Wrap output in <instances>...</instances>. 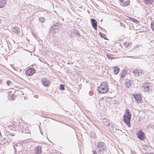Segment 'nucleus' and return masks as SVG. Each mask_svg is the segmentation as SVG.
<instances>
[{
	"label": "nucleus",
	"instance_id": "393cba45",
	"mask_svg": "<svg viewBox=\"0 0 154 154\" xmlns=\"http://www.w3.org/2000/svg\"><path fill=\"white\" fill-rule=\"evenodd\" d=\"M90 137L92 139H94L95 138L96 135L94 132L91 133Z\"/></svg>",
	"mask_w": 154,
	"mask_h": 154
},
{
	"label": "nucleus",
	"instance_id": "473e14b6",
	"mask_svg": "<svg viewBox=\"0 0 154 154\" xmlns=\"http://www.w3.org/2000/svg\"><path fill=\"white\" fill-rule=\"evenodd\" d=\"M153 127H154V125H152L151 126V128H152V127L153 128Z\"/></svg>",
	"mask_w": 154,
	"mask_h": 154
},
{
	"label": "nucleus",
	"instance_id": "1a4fd4ad",
	"mask_svg": "<svg viewBox=\"0 0 154 154\" xmlns=\"http://www.w3.org/2000/svg\"><path fill=\"white\" fill-rule=\"evenodd\" d=\"M42 84L45 87H48L50 85L49 80L47 78H43L41 80Z\"/></svg>",
	"mask_w": 154,
	"mask_h": 154
},
{
	"label": "nucleus",
	"instance_id": "bb28decb",
	"mask_svg": "<svg viewBox=\"0 0 154 154\" xmlns=\"http://www.w3.org/2000/svg\"><path fill=\"white\" fill-rule=\"evenodd\" d=\"M151 28L152 30L154 31V21L151 23Z\"/></svg>",
	"mask_w": 154,
	"mask_h": 154
},
{
	"label": "nucleus",
	"instance_id": "cd10ccee",
	"mask_svg": "<svg viewBox=\"0 0 154 154\" xmlns=\"http://www.w3.org/2000/svg\"><path fill=\"white\" fill-rule=\"evenodd\" d=\"M60 90H64V86L63 85H60Z\"/></svg>",
	"mask_w": 154,
	"mask_h": 154
},
{
	"label": "nucleus",
	"instance_id": "423d86ee",
	"mask_svg": "<svg viewBox=\"0 0 154 154\" xmlns=\"http://www.w3.org/2000/svg\"><path fill=\"white\" fill-rule=\"evenodd\" d=\"M35 72V69L33 67L30 68L28 69L26 71V75L30 76L32 75Z\"/></svg>",
	"mask_w": 154,
	"mask_h": 154
},
{
	"label": "nucleus",
	"instance_id": "7ed1b4c3",
	"mask_svg": "<svg viewBox=\"0 0 154 154\" xmlns=\"http://www.w3.org/2000/svg\"><path fill=\"white\" fill-rule=\"evenodd\" d=\"M152 84L148 82L143 83L142 85L143 90L144 92L149 93L152 91Z\"/></svg>",
	"mask_w": 154,
	"mask_h": 154
},
{
	"label": "nucleus",
	"instance_id": "f704fd0d",
	"mask_svg": "<svg viewBox=\"0 0 154 154\" xmlns=\"http://www.w3.org/2000/svg\"><path fill=\"white\" fill-rule=\"evenodd\" d=\"M32 34H33V36H35L33 34V32H32Z\"/></svg>",
	"mask_w": 154,
	"mask_h": 154
},
{
	"label": "nucleus",
	"instance_id": "72a5a7b5",
	"mask_svg": "<svg viewBox=\"0 0 154 154\" xmlns=\"http://www.w3.org/2000/svg\"><path fill=\"white\" fill-rule=\"evenodd\" d=\"M2 81V80L0 79V83H1Z\"/></svg>",
	"mask_w": 154,
	"mask_h": 154
},
{
	"label": "nucleus",
	"instance_id": "f3484780",
	"mask_svg": "<svg viewBox=\"0 0 154 154\" xmlns=\"http://www.w3.org/2000/svg\"><path fill=\"white\" fill-rule=\"evenodd\" d=\"M11 30L14 33L19 34L20 33V29L19 27H13L12 28Z\"/></svg>",
	"mask_w": 154,
	"mask_h": 154
},
{
	"label": "nucleus",
	"instance_id": "9d476101",
	"mask_svg": "<svg viewBox=\"0 0 154 154\" xmlns=\"http://www.w3.org/2000/svg\"><path fill=\"white\" fill-rule=\"evenodd\" d=\"M133 96L137 103H138L141 102L142 98L140 95L138 94H133Z\"/></svg>",
	"mask_w": 154,
	"mask_h": 154
},
{
	"label": "nucleus",
	"instance_id": "a211bd4d",
	"mask_svg": "<svg viewBox=\"0 0 154 154\" xmlns=\"http://www.w3.org/2000/svg\"><path fill=\"white\" fill-rule=\"evenodd\" d=\"M102 122L106 126H109L110 125L109 120L105 118L103 119Z\"/></svg>",
	"mask_w": 154,
	"mask_h": 154
},
{
	"label": "nucleus",
	"instance_id": "7c9ffc66",
	"mask_svg": "<svg viewBox=\"0 0 154 154\" xmlns=\"http://www.w3.org/2000/svg\"><path fill=\"white\" fill-rule=\"evenodd\" d=\"M92 152H93V154H97L96 152V151L94 150H93Z\"/></svg>",
	"mask_w": 154,
	"mask_h": 154
},
{
	"label": "nucleus",
	"instance_id": "20e7f679",
	"mask_svg": "<svg viewBox=\"0 0 154 154\" xmlns=\"http://www.w3.org/2000/svg\"><path fill=\"white\" fill-rule=\"evenodd\" d=\"M106 148V146L104 143L102 142H100L97 143V148L98 149V152L104 151Z\"/></svg>",
	"mask_w": 154,
	"mask_h": 154
},
{
	"label": "nucleus",
	"instance_id": "f03ea898",
	"mask_svg": "<svg viewBox=\"0 0 154 154\" xmlns=\"http://www.w3.org/2000/svg\"><path fill=\"white\" fill-rule=\"evenodd\" d=\"M68 34L71 37H77L78 39H80L81 37V34L79 31L75 29H72L68 32Z\"/></svg>",
	"mask_w": 154,
	"mask_h": 154
},
{
	"label": "nucleus",
	"instance_id": "2eb2a0df",
	"mask_svg": "<svg viewBox=\"0 0 154 154\" xmlns=\"http://www.w3.org/2000/svg\"><path fill=\"white\" fill-rule=\"evenodd\" d=\"M97 91L100 94H104L106 93L108 91H105V89L101 86L98 87L97 89Z\"/></svg>",
	"mask_w": 154,
	"mask_h": 154
},
{
	"label": "nucleus",
	"instance_id": "2f4dec72",
	"mask_svg": "<svg viewBox=\"0 0 154 154\" xmlns=\"http://www.w3.org/2000/svg\"><path fill=\"white\" fill-rule=\"evenodd\" d=\"M132 21H137V20H136V19H135L134 18H132Z\"/></svg>",
	"mask_w": 154,
	"mask_h": 154
},
{
	"label": "nucleus",
	"instance_id": "412c9836",
	"mask_svg": "<svg viewBox=\"0 0 154 154\" xmlns=\"http://www.w3.org/2000/svg\"><path fill=\"white\" fill-rule=\"evenodd\" d=\"M20 127L19 129L20 130L23 131L24 130H26L25 128L26 127V125H24L23 124H22L19 126Z\"/></svg>",
	"mask_w": 154,
	"mask_h": 154
},
{
	"label": "nucleus",
	"instance_id": "b1692460",
	"mask_svg": "<svg viewBox=\"0 0 154 154\" xmlns=\"http://www.w3.org/2000/svg\"><path fill=\"white\" fill-rule=\"evenodd\" d=\"M126 71L124 70H123L120 73V75L121 77V78H123L124 77L126 74Z\"/></svg>",
	"mask_w": 154,
	"mask_h": 154
},
{
	"label": "nucleus",
	"instance_id": "39448f33",
	"mask_svg": "<svg viewBox=\"0 0 154 154\" xmlns=\"http://www.w3.org/2000/svg\"><path fill=\"white\" fill-rule=\"evenodd\" d=\"M54 25L52 26L51 28L54 30L55 33L59 31L61 27V24L60 23H54Z\"/></svg>",
	"mask_w": 154,
	"mask_h": 154
},
{
	"label": "nucleus",
	"instance_id": "e433bc0d",
	"mask_svg": "<svg viewBox=\"0 0 154 154\" xmlns=\"http://www.w3.org/2000/svg\"><path fill=\"white\" fill-rule=\"evenodd\" d=\"M1 20H0V24L1 23Z\"/></svg>",
	"mask_w": 154,
	"mask_h": 154
},
{
	"label": "nucleus",
	"instance_id": "f8f14e48",
	"mask_svg": "<svg viewBox=\"0 0 154 154\" xmlns=\"http://www.w3.org/2000/svg\"><path fill=\"white\" fill-rule=\"evenodd\" d=\"M137 136L139 139L141 140H143L144 138V133L142 131L140 130L138 132L137 134Z\"/></svg>",
	"mask_w": 154,
	"mask_h": 154
},
{
	"label": "nucleus",
	"instance_id": "6e6552de",
	"mask_svg": "<svg viewBox=\"0 0 154 154\" xmlns=\"http://www.w3.org/2000/svg\"><path fill=\"white\" fill-rule=\"evenodd\" d=\"M142 73V72L140 70L135 69L132 72V74L135 77H137L140 76L141 75Z\"/></svg>",
	"mask_w": 154,
	"mask_h": 154
},
{
	"label": "nucleus",
	"instance_id": "a878e982",
	"mask_svg": "<svg viewBox=\"0 0 154 154\" xmlns=\"http://www.w3.org/2000/svg\"><path fill=\"white\" fill-rule=\"evenodd\" d=\"M45 19L43 17H40L39 18V21L42 23H43L45 21Z\"/></svg>",
	"mask_w": 154,
	"mask_h": 154
},
{
	"label": "nucleus",
	"instance_id": "5701e85b",
	"mask_svg": "<svg viewBox=\"0 0 154 154\" xmlns=\"http://www.w3.org/2000/svg\"><path fill=\"white\" fill-rule=\"evenodd\" d=\"M119 68L117 66L114 68V71L115 74H117L119 71Z\"/></svg>",
	"mask_w": 154,
	"mask_h": 154
},
{
	"label": "nucleus",
	"instance_id": "ddd939ff",
	"mask_svg": "<svg viewBox=\"0 0 154 154\" xmlns=\"http://www.w3.org/2000/svg\"><path fill=\"white\" fill-rule=\"evenodd\" d=\"M35 153L36 154H41L42 152V148L40 146L38 145L35 148Z\"/></svg>",
	"mask_w": 154,
	"mask_h": 154
},
{
	"label": "nucleus",
	"instance_id": "f257e3e1",
	"mask_svg": "<svg viewBox=\"0 0 154 154\" xmlns=\"http://www.w3.org/2000/svg\"><path fill=\"white\" fill-rule=\"evenodd\" d=\"M131 116L129 109H125L124 115L123 117V121L128 125L129 127L131 126L130 124Z\"/></svg>",
	"mask_w": 154,
	"mask_h": 154
},
{
	"label": "nucleus",
	"instance_id": "4468645a",
	"mask_svg": "<svg viewBox=\"0 0 154 154\" xmlns=\"http://www.w3.org/2000/svg\"><path fill=\"white\" fill-rule=\"evenodd\" d=\"M91 21L92 26L95 30H97V21L94 19H91Z\"/></svg>",
	"mask_w": 154,
	"mask_h": 154
},
{
	"label": "nucleus",
	"instance_id": "aec40b11",
	"mask_svg": "<svg viewBox=\"0 0 154 154\" xmlns=\"http://www.w3.org/2000/svg\"><path fill=\"white\" fill-rule=\"evenodd\" d=\"M154 0H144V3L146 5H149L152 4Z\"/></svg>",
	"mask_w": 154,
	"mask_h": 154
},
{
	"label": "nucleus",
	"instance_id": "c9c22d12",
	"mask_svg": "<svg viewBox=\"0 0 154 154\" xmlns=\"http://www.w3.org/2000/svg\"><path fill=\"white\" fill-rule=\"evenodd\" d=\"M149 154H154L152 153H149Z\"/></svg>",
	"mask_w": 154,
	"mask_h": 154
},
{
	"label": "nucleus",
	"instance_id": "c756f323",
	"mask_svg": "<svg viewBox=\"0 0 154 154\" xmlns=\"http://www.w3.org/2000/svg\"><path fill=\"white\" fill-rule=\"evenodd\" d=\"M11 83V82L9 81H7V82H6V84L8 85H9Z\"/></svg>",
	"mask_w": 154,
	"mask_h": 154
},
{
	"label": "nucleus",
	"instance_id": "9b49d317",
	"mask_svg": "<svg viewBox=\"0 0 154 154\" xmlns=\"http://www.w3.org/2000/svg\"><path fill=\"white\" fill-rule=\"evenodd\" d=\"M100 86L102 87H103V88H104L105 89V91H108L109 90V87L108 84L107 83V82H104L102 83Z\"/></svg>",
	"mask_w": 154,
	"mask_h": 154
},
{
	"label": "nucleus",
	"instance_id": "0eeeda50",
	"mask_svg": "<svg viewBox=\"0 0 154 154\" xmlns=\"http://www.w3.org/2000/svg\"><path fill=\"white\" fill-rule=\"evenodd\" d=\"M120 5L122 6L126 7L129 5L130 3V0H118Z\"/></svg>",
	"mask_w": 154,
	"mask_h": 154
},
{
	"label": "nucleus",
	"instance_id": "6ab92c4d",
	"mask_svg": "<svg viewBox=\"0 0 154 154\" xmlns=\"http://www.w3.org/2000/svg\"><path fill=\"white\" fill-rule=\"evenodd\" d=\"M7 3L6 0H0V8H3Z\"/></svg>",
	"mask_w": 154,
	"mask_h": 154
},
{
	"label": "nucleus",
	"instance_id": "c85d7f7f",
	"mask_svg": "<svg viewBox=\"0 0 154 154\" xmlns=\"http://www.w3.org/2000/svg\"><path fill=\"white\" fill-rule=\"evenodd\" d=\"M100 35L102 37L104 38L105 39H106V37L105 34H103V33H101Z\"/></svg>",
	"mask_w": 154,
	"mask_h": 154
},
{
	"label": "nucleus",
	"instance_id": "dca6fc26",
	"mask_svg": "<svg viewBox=\"0 0 154 154\" xmlns=\"http://www.w3.org/2000/svg\"><path fill=\"white\" fill-rule=\"evenodd\" d=\"M125 85L126 87L128 88L131 87V82L129 79H127L125 80Z\"/></svg>",
	"mask_w": 154,
	"mask_h": 154
},
{
	"label": "nucleus",
	"instance_id": "4be33fe9",
	"mask_svg": "<svg viewBox=\"0 0 154 154\" xmlns=\"http://www.w3.org/2000/svg\"><path fill=\"white\" fill-rule=\"evenodd\" d=\"M15 97L16 95L14 94H13L12 95H9V99L10 100H14Z\"/></svg>",
	"mask_w": 154,
	"mask_h": 154
}]
</instances>
